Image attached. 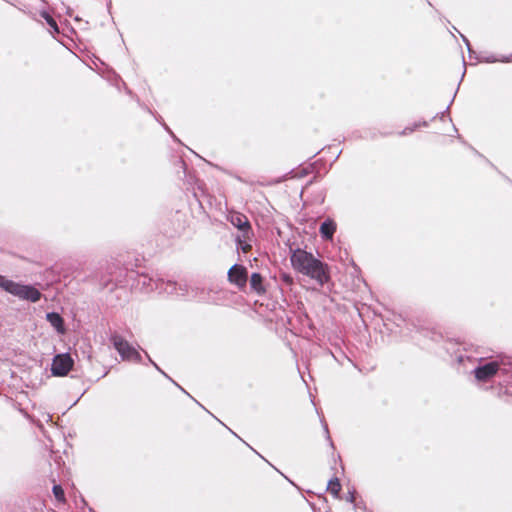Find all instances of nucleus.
I'll return each instance as SVG.
<instances>
[{
	"instance_id": "9",
	"label": "nucleus",
	"mask_w": 512,
	"mask_h": 512,
	"mask_svg": "<svg viewBox=\"0 0 512 512\" xmlns=\"http://www.w3.org/2000/svg\"><path fill=\"white\" fill-rule=\"evenodd\" d=\"M335 230L336 224L332 220H327L323 222L320 227V233L326 239H332Z\"/></svg>"
},
{
	"instance_id": "3",
	"label": "nucleus",
	"mask_w": 512,
	"mask_h": 512,
	"mask_svg": "<svg viewBox=\"0 0 512 512\" xmlns=\"http://www.w3.org/2000/svg\"><path fill=\"white\" fill-rule=\"evenodd\" d=\"M73 364L74 361L69 354H58L53 359L51 372L54 376H66L72 369Z\"/></svg>"
},
{
	"instance_id": "4",
	"label": "nucleus",
	"mask_w": 512,
	"mask_h": 512,
	"mask_svg": "<svg viewBox=\"0 0 512 512\" xmlns=\"http://www.w3.org/2000/svg\"><path fill=\"white\" fill-rule=\"evenodd\" d=\"M113 345L118 353L125 360H139L140 354L130 346V344L120 336H114L112 338Z\"/></svg>"
},
{
	"instance_id": "6",
	"label": "nucleus",
	"mask_w": 512,
	"mask_h": 512,
	"mask_svg": "<svg viewBox=\"0 0 512 512\" xmlns=\"http://www.w3.org/2000/svg\"><path fill=\"white\" fill-rule=\"evenodd\" d=\"M499 365L497 362H491L475 369V377L480 381H486L496 374Z\"/></svg>"
},
{
	"instance_id": "11",
	"label": "nucleus",
	"mask_w": 512,
	"mask_h": 512,
	"mask_svg": "<svg viewBox=\"0 0 512 512\" xmlns=\"http://www.w3.org/2000/svg\"><path fill=\"white\" fill-rule=\"evenodd\" d=\"M327 489L332 495L336 497L338 496V493L341 489V485L337 479H333L329 481Z\"/></svg>"
},
{
	"instance_id": "8",
	"label": "nucleus",
	"mask_w": 512,
	"mask_h": 512,
	"mask_svg": "<svg viewBox=\"0 0 512 512\" xmlns=\"http://www.w3.org/2000/svg\"><path fill=\"white\" fill-rule=\"evenodd\" d=\"M46 318L48 322L57 330V332L61 334L65 332L63 319L58 313H48Z\"/></svg>"
},
{
	"instance_id": "10",
	"label": "nucleus",
	"mask_w": 512,
	"mask_h": 512,
	"mask_svg": "<svg viewBox=\"0 0 512 512\" xmlns=\"http://www.w3.org/2000/svg\"><path fill=\"white\" fill-rule=\"evenodd\" d=\"M250 285L255 291L261 292L263 290L261 275L258 273H253L250 278Z\"/></svg>"
},
{
	"instance_id": "5",
	"label": "nucleus",
	"mask_w": 512,
	"mask_h": 512,
	"mask_svg": "<svg viewBox=\"0 0 512 512\" xmlns=\"http://www.w3.org/2000/svg\"><path fill=\"white\" fill-rule=\"evenodd\" d=\"M229 282L243 288L247 282V270L241 265H233L228 272Z\"/></svg>"
},
{
	"instance_id": "2",
	"label": "nucleus",
	"mask_w": 512,
	"mask_h": 512,
	"mask_svg": "<svg viewBox=\"0 0 512 512\" xmlns=\"http://www.w3.org/2000/svg\"><path fill=\"white\" fill-rule=\"evenodd\" d=\"M0 287L22 300L37 302L41 298V293L35 287L16 283L2 275H0Z\"/></svg>"
},
{
	"instance_id": "7",
	"label": "nucleus",
	"mask_w": 512,
	"mask_h": 512,
	"mask_svg": "<svg viewBox=\"0 0 512 512\" xmlns=\"http://www.w3.org/2000/svg\"><path fill=\"white\" fill-rule=\"evenodd\" d=\"M229 221L239 230L245 232L250 229V224L246 216L240 213H232L229 217Z\"/></svg>"
},
{
	"instance_id": "14",
	"label": "nucleus",
	"mask_w": 512,
	"mask_h": 512,
	"mask_svg": "<svg viewBox=\"0 0 512 512\" xmlns=\"http://www.w3.org/2000/svg\"><path fill=\"white\" fill-rule=\"evenodd\" d=\"M248 248H249V246H248V245H246V246H243V247H242V249H243L244 251H247V249H248Z\"/></svg>"
},
{
	"instance_id": "1",
	"label": "nucleus",
	"mask_w": 512,
	"mask_h": 512,
	"mask_svg": "<svg viewBox=\"0 0 512 512\" xmlns=\"http://www.w3.org/2000/svg\"><path fill=\"white\" fill-rule=\"evenodd\" d=\"M291 265L294 270L315 280L323 286L330 280V272L327 264L315 258L311 253L296 249L290 257Z\"/></svg>"
},
{
	"instance_id": "12",
	"label": "nucleus",
	"mask_w": 512,
	"mask_h": 512,
	"mask_svg": "<svg viewBox=\"0 0 512 512\" xmlns=\"http://www.w3.org/2000/svg\"><path fill=\"white\" fill-rule=\"evenodd\" d=\"M53 494L58 501H64V491L60 485L53 487Z\"/></svg>"
},
{
	"instance_id": "13",
	"label": "nucleus",
	"mask_w": 512,
	"mask_h": 512,
	"mask_svg": "<svg viewBox=\"0 0 512 512\" xmlns=\"http://www.w3.org/2000/svg\"><path fill=\"white\" fill-rule=\"evenodd\" d=\"M45 19H46L47 23L49 24V26L51 28H53V30L55 32H58V27H57L55 20L52 17H50L49 15H45Z\"/></svg>"
}]
</instances>
